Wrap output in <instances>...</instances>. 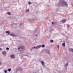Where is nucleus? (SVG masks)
Segmentation results:
<instances>
[{"instance_id": "obj_1", "label": "nucleus", "mask_w": 73, "mask_h": 73, "mask_svg": "<svg viewBox=\"0 0 73 73\" xmlns=\"http://www.w3.org/2000/svg\"><path fill=\"white\" fill-rule=\"evenodd\" d=\"M60 5H62V6H64V7H67L68 6L67 2L64 0H62L61 1Z\"/></svg>"}, {"instance_id": "obj_2", "label": "nucleus", "mask_w": 73, "mask_h": 73, "mask_svg": "<svg viewBox=\"0 0 73 73\" xmlns=\"http://www.w3.org/2000/svg\"><path fill=\"white\" fill-rule=\"evenodd\" d=\"M41 46L42 48H44V47H45V45L44 44H42V45H38L36 47H34L31 48V50H32L33 49H38V48H40V47H41Z\"/></svg>"}, {"instance_id": "obj_3", "label": "nucleus", "mask_w": 73, "mask_h": 73, "mask_svg": "<svg viewBox=\"0 0 73 73\" xmlns=\"http://www.w3.org/2000/svg\"><path fill=\"white\" fill-rule=\"evenodd\" d=\"M18 49L20 51H23V50L25 49V47L24 46H21L18 47Z\"/></svg>"}, {"instance_id": "obj_4", "label": "nucleus", "mask_w": 73, "mask_h": 73, "mask_svg": "<svg viewBox=\"0 0 73 73\" xmlns=\"http://www.w3.org/2000/svg\"><path fill=\"white\" fill-rule=\"evenodd\" d=\"M11 59H14V58H15V55H11Z\"/></svg>"}, {"instance_id": "obj_5", "label": "nucleus", "mask_w": 73, "mask_h": 73, "mask_svg": "<svg viewBox=\"0 0 73 73\" xmlns=\"http://www.w3.org/2000/svg\"><path fill=\"white\" fill-rule=\"evenodd\" d=\"M10 36H13V37H16V35H15L13 33H11L10 34Z\"/></svg>"}, {"instance_id": "obj_6", "label": "nucleus", "mask_w": 73, "mask_h": 73, "mask_svg": "<svg viewBox=\"0 0 73 73\" xmlns=\"http://www.w3.org/2000/svg\"><path fill=\"white\" fill-rule=\"evenodd\" d=\"M2 53L3 56H5V55H6V52L5 51H3L2 52Z\"/></svg>"}, {"instance_id": "obj_7", "label": "nucleus", "mask_w": 73, "mask_h": 73, "mask_svg": "<svg viewBox=\"0 0 73 73\" xmlns=\"http://www.w3.org/2000/svg\"><path fill=\"white\" fill-rule=\"evenodd\" d=\"M62 21L63 23H65L66 22V19L63 20Z\"/></svg>"}, {"instance_id": "obj_8", "label": "nucleus", "mask_w": 73, "mask_h": 73, "mask_svg": "<svg viewBox=\"0 0 73 73\" xmlns=\"http://www.w3.org/2000/svg\"><path fill=\"white\" fill-rule=\"evenodd\" d=\"M41 63L42 64V65H44V62L43 61H41Z\"/></svg>"}, {"instance_id": "obj_9", "label": "nucleus", "mask_w": 73, "mask_h": 73, "mask_svg": "<svg viewBox=\"0 0 73 73\" xmlns=\"http://www.w3.org/2000/svg\"><path fill=\"white\" fill-rule=\"evenodd\" d=\"M46 52L48 54H50V51H47Z\"/></svg>"}, {"instance_id": "obj_10", "label": "nucleus", "mask_w": 73, "mask_h": 73, "mask_svg": "<svg viewBox=\"0 0 73 73\" xmlns=\"http://www.w3.org/2000/svg\"><path fill=\"white\" fill-rule=\"evenodd\" d=\"M50 42L52 43L53 42V40H50Z\"/></svg>"}, {"instance_id": "obj_11", "label": "nucleus", "mask_w": 73, "mask_h": 73, "mask_svg": "<svg viewBox=\"0 0 73 73\" xmlns=\"http://www.w3.org/2000/svg\"><path fill=\"white\" fill-rule=\"evenodd\" d=\"M70 51H71V52H72L73 53V49H72V48H70Z\"/></svg>"}, {"instance_id": "obj_12", "label": "nucleus", "mask_w": 73, "mask_h": 73, "mask_svg": "<svg viewBox=\"0 0 73 73\" xmlns=\"http://www.w3.org/2000/svg\"><path fill=\"white\" fill-rule=\"evenodd\" d=\"M37 29H35V30L34 31V32L35 33H36V32H37Z\"/></svg>"}, {"instance_id": "obj_13", "label": "nucleus", "mask_w": 73, "mask_h": 73, "mask_svg": "<svg viewBox=\"0 0 73 73\" xmlns=\"http://www.w3.org/2000/svg\"><path fill=\"white\" fill-rule=\"evenodd\" d=\"M6 33H8V34H9V33H10V32L7 31L6 32Z\"/></svg>"}, {"instance_id": "obj_14", "label": "nucleus", "mask_w": 73, "mask_h": 73, "mask_svg": "<svg viewBox=\"0 0 73 73\" xmlns=\"http://www.w3.org/2000/svg\"><path fill=\"white\" fill-rule=\"evenodd\" d=\"M65 43H63L62 44V45H63V46H65Z\"/></svg>"}, {"instance_id": "obj_15", "label": "nucleus", "mask_w": 73, "mask_h": 73, "mask_svg": "<svg viewBox=\"0 0 73 73\" xmlns=\"http://www.w3.org/2000/svg\"><path fill=\"white\" fill-rule=\"evenodd\" d=\"M7 15H11V13L10 12H8L7 13Z\"/></svg>"}, {"instance_id": "obj_16", "label": "nucleus", "mask_w": 73, "mask_h": 73, "mask_svg": "<svg viewBox=\"0 0 73 73\" xmlns=\"http://www.w3.org/2000/svg\"><path fill=\"white\" fill-rule=\"evenodd\" d=\"M11 70V69L9 68L8 70V71H9V72H10Z\"/></svg>"}, {"instance_id": "obj_17", "label": "nucleus", "mask_w": 73, "mask_h": 73, "mask_svg": "<svg viewBox=\"0 0 73 73\" xmlns=\"http://www.w3.org/2000/svg\"><path fill=\"white\" fill-rule=\"evenodd\" d=\"M57 48H58V49L59 50V49H60V46H59V45H58L57 46Z\"/></svg>"}, {"instance_id": "obj_18", "label": "nucleus", "mask_w": 73, "mask_h": 73, "mask_svg": "<svg viewBox=\"0 0 73 73\" xmlns=\"http://www.w3.org/2000/svg\"><path fill=\"white\" fill-rule=\"evenodd\" d=\"M29 10L28 9L26 10L25 11L26 12H29Z\"/></svg>"}, {"instance_id": "obj_19", "label": "nucleus", "mask_w": 73, "mask_h": 73, "mask_svg": "<svg viewBox=\"0 0 73 73\" xmlns=\"http://www.w3.org/2000/svg\"><path fill=\"white\" fill-rule=\"evenodd\" d=\"M4 73H7V71L6 70H4Z\"/></svg>"}, {"instance_id": "obj_20", "label": "nucleus", "mask_w": 73, "mask_h": 73, "mask_svg": "<svg viewBox=\"0 0 73 73\" xmlns=\"http://www.w3.org/2000/svg\"><path fill=\"white\" fill-rule=\"evenodd\" d=\"M68 65V63H67L65 65V66H67Z\"/></svg>"}, {"instance_id": "obj_21", "label": "nucleus", "mask_w": 73, "mask_h": 73, "mask_svg": "<svg viewBox=\"0 0 73 73\" xmlns=\"http://www.w3.org/2000/svg\"><path fill=\"white\" fill-rule=\"evenodd\" d=\"M28 3H29V4H32L31 3V2H29Z\"/></svg>"}, {"instance_id": "obj_22", "label": "nucleus", "mask_w": 73, "mask_h": 73, "mask_svg": "<svg viewBox=\"0 0 73 73\" xmlns=\"http://www.w3.org/2000/svg\"><path fill=\"white\" fill-rule=\"evenodd\" d=\"M6 49H7V50H9V48H8V47Z\"/></svg>"}, {"instance_id": "obj_23", "label": "nucleus", "mask_w": 73, "mask_h": 73, "mask_svg": "<svg viewBox=\"0 0 73 73\" xmlns=\"http://www.w3.org/2000/svg\"><path fill=\"white\" fill-rule=\"evenodd\" d=\"M19 70H21V71L22 70V69H21V68H19Z\"/></svg>"}, {"instance_id": "obj_24", "label": "nucleus", "mask_w": 73, "mask_h": 73, "mask_svg": "<svg viewBox=\"0 0 73 73\" xmlns=\"http://www.w3.org/2000/svg\"><path fill=\"white\" fill-rule=\"evenodd\" d=\"M35 36L36 37H37V34L35 35Z\"/></svg>"}, {"instance_id": "obj_25", "label": "nucleus", "mask_w": 73, "mask_h": 73, "mask_svg": "<svg viewBox=\"0 0 73 73\" xmlns=\"http://www.w3.org/2000/svg\"><path fill=\"white\" fill-rule=\"evenodd\" d=\"M52 24H54V22H52Z\"/></svg>"}, {"instance_id": "obj_26", "label": "nucleus", "mask_w": 73, "mask_h": 73, "mask_svg": "<svg viewBox=\"0 0 73 73\" xmlns=\"http://www.w3.org/2000/svg\"><path fill=\"white\" fill-rule=\"evenodd\" d=\"M67 27H68V28H69V25H68L67 26Z\"/></svg>"}, {"instance_id": "obj_27", "label": "nucleus", "mask_w": 73, "mask_h": 73, "mask_svg": "<svg viewBox=\"0 0 73 73\" xmlns=\"http://www.w3.org/2000/svg\"><path fill=\"white\" fill-rule=\"evenodd\" d=\"M1 64H2V63L1 62H0V65H1Z\"/></svg>"}, {"instance_id": "obj_28", "label": "nucleus", "mask_w": 73, "mask_h": 73, "mask_svg": "<svg viewBox=\"0 0 73 73\" xmlns=\"http://www.w3.org/2000/svg\"><path fill=\"white\" fill-rule=\"evenodd\" d=\"M2 49L1 48H0V50H1Z\"/></svg>"}, {"instance_id": "obj_29", "label": "nucleus", "mask_w": 73, "mask_h": 73, "mask_svg": "<svg viewBox=\"0 0 73 73\" xmlns=\"http://www.w3.org/2000/svg\"><path fill=\"white\" fill-rule=\"evenodd\" d=\"M64 43H65V41H64Z\"/></svg>"}, {"instance_id": "obj_30", "label": "nucleus", "mask_w": 73, "mask_h": 73, "mask_svg": "<svg viewBox=\"0 0 73 73\" xmlns=\"http://www.w3.org/2000/svg\"><path fill=\"white\" fill-rule=\"evenodd\" d=\"M16 73H17V71H16Z\"/></svg>"}, {"instance_id": "obj_31", "label": "nucleus", "mask_w": 73, "mask_h": 73, "mask_svg": "<svg viewBox=\"0 0 73 73\" xmlns=\"http://www.w3.org/2000/svg\"><path fill=\"white\" fill-rule=\"evenodd\" d=\"M43 67H44V66H43Z\"/></svg>"}]
</instances>
